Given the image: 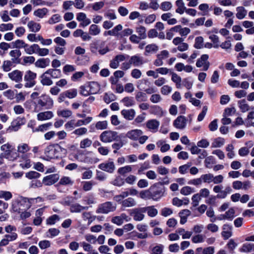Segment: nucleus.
Segmentation results:
<instances>
[{
  "label": "nucleus",
  "instance_id": "58",
  "mask_svg": "<svg viewBox=\"0 0 254 254\" xmlns=\"http://www.w3.org/2000/svg\"><path fill=\"white\" fill-rule=\"evenodd\" d=\"M41 174L36 171H29L25 174V177L29 179H37L40 177Z\"/></svg>",
  "mask_w": 254,
  "mask_h": 254
},
{
  "label": "nucleus",
  "instance_id": "49",
  "mask_svg": "<svg viewBox=\"0 0 254 254\" xmlns=\"http://www.w3.org/2000/svg\"><path fill=\"white\" fill-rule=\"evenodd\" d=\"M122 102L124 103V105L127 107H130L133 106L135 102L132 97H125L122 100Z\"/></svg>",
  "mask_w": 254,
  "mask_h": 254
},
{
  "label": "nucleus",
  "instance_id": "14",
  "mask_svg": "<svg viewBox=\"0 0 254 254\" xmlns=\"http://www.w3.org/2000/svg\"><path fill=\"white\" fill-rule=\"evenodd\" d=\"M8 77L12 81L19 83L22 81L23 72L18 69L8 73Z\"/></svg>",
  "mask_w": 254,
  "mask_h": 254
},
{
  "label": "nucleus",
  "instance_id": "18",
  "mask_svg": "<svg viewBox=\"0 0 254 254\" xmlns=\"http://www.w3.org/2000/svg\"><path fill=\"white\" fill-rule=\"evenodd\" d=\"M129 61L131 64H133L134 66H139L144 63L143 57H140L138 55L131 56Z\"/></svg>",
  "mask_w": 254,
  "mask_h": 254
},
{
  "label": "nucleus",
  "instance_id": "57",
  "mask_svg": "<svg viewBox=\"0 0 254 254\" xmlns=\"http://www.w3.org/2000/svg\"><path fill=\"white\" fill-rule=\"evenodd\" d=\"M235 211L234 208L231 207L229 209L228 211H227L225 215L226 218V219L229 220H232L234 217H235Z\"/></svg>",
  "mask_w": 254,
  "mask_h": 254
},
{
  "label": "nucleus",
  "instance_id": "51",
  "mask_svg": "<svg viewBox=\"0 0 254 254\" xmlns=\"http://www.w3.org/2000/svg\"><path fill=\"white\" fill-rule=\"evenodd\" d=\"M201 180H202L204 183H210L213 182L214 176L212 174L208 173L202 175L201 176Z\"/></svg>",
  "mask_w": 254,
  "mask_h": 254
},
{
  "label": "nucleus",
  "instance_id": "43",
  "mask_svg": "<svg viewBox=\"0 0 254 254\" xmlns=\"http://www.w3.org/2000/svg\"><path fill=\"white\" fill-rule=\"evenodd\" d=\"M135 99L138 102H145L147 100V96L145 93L139 91L135 94Z\"/></svg>",
  "mask_w": 254,
  "mask_h": 254
},
{
  "label": "nucleus",
  "instance_id": "15",
  "mask_svg": "<svg viewBox=\"0 0 254 254\" xmlns=\"http://www.w3.org/2000/svg\"><path fill=\"white\" fill-rule=\"evenodd\" d=\"M187 119L185 116H179L177 119L174 121V126L179 129H184L187 124Z\"/></svg>",
  "mask_w": 254,
  "mask_h": 254
},
{
  "label": "nucleus",
  "instance_id": "60",
  "mask_svg": "<svg viewBox=\"0 0 254 254\" xmlns=\"http://www.w3.org/2000/svg\"><path fill=\"white\" fill-rule=\"evenodd\" d=\"M12 61L9 60L4 61L2 66L3 70L5 72H8L11 70V67L12 65Z\"/></svg>",
  "mask_w": 254,
  "mask_h": 254
},
{
  "label": "nucleus",
  "instance_id": "30",
  "mask_svg": "<svg viewBox=\"0 0 254 254\" xmlns=\"http://www.w3.org/2000/svg\"><path fill=\"white\" fill-rule=\"evenodd\" d=\"M254 251V244L250 243H245L239 249V251L241 253H249Z\"/></svg>",
  "mask_w": 254,
  "mask_h": 254
},
{
  "label": "nucleus",
  "instance_id": "54",
  "mask_svg": "<svg viewBox=\"0 0 254 254\" xmlns=\"http://www.w3.org/2000/svg\"><path fill=\"white\" fill-rule=\"evenodd\" d=\"M12 197L11 192L5 190H0V198H3L5 200H8Z\"/></svg>",
  "mask_w": 254,
  "mask_h": 254
},
{
  "label": "nucleus",
  "instance_id": "42",
  "mask_svg": "<svg viewBox=\"0 0 254 254\" xmlns=\"http://www.w3.org/2000/svg\"><path fill=\"white\" fill-rule=\"evenodd\" d=\"M225 140L222 137H217L215 138L212 143L211 147L213 148L220 147L224 144Z\"/></svg>",
  "mask_w": 254,
  "mask_h": 254
},
{
  "label": "nucleus",
  "instance_id": "17",
  "mask_svg": "<svg viewBox=\"0 0 254 254\" xmlns=\"http://www.w3.org/2000/svg\"><path fill=\"white\" fill-rule=\"evenodd\" d=\"M147 82V80L146 79H142L140 80L138 82V84L137 85V88L140 90H144L146 94H151L154 93L156 92V90L153 87H150L146 89H145L144 88L142 87V84H146Z\"/></svg>",
  "mask_w": 254,
  "mask_h": 254
},
{
  "label": "nucleus",
  "instance_id": "48",
  "mask_svg": "<svg viewBox=\"0 0 254 254\" xmlns=\"http://www.w3.org/2000/svg\"><path fill=\"white\" fill-rule=\"evenodd\" d=\"M146 31L145 27L143 26H140L136 28V32L138 33L140 38L142 39H145L147 37Z\"/></svg>",
  "mask_w": 254,
  "mask_h": 254
},
{
  "label": "nucleus",
  "instance_id": "24",
  "mask_svg": "<svg viewBox=\"0 0 254 254\" xmlns=\"http://www.w3.org/2000/svg\"><path fill=\"white\" fill-rule=\"evenodd\" d=\"M50 60L49 58H41L35 63V65L37 67L45 68L49 65Z\"/></svg>",
  "mask_w": 254,
  "mask_h": 254
},
{
  "label": "nucleus",
  "instance_id": "1",
  "mask_svg": "<svg viewBox=\"0 0 254 254\" xmlns=\"http://www.w3.org/2000/svg\"><path fill=\"white\" fill-rule=\"evenodd\" d=\"M32 103L34 105V111L38 112L42 110H49L54 107V101L48 95L43 94L38 97L35 101H27L25 106H27Z\"/></svg>",
  "mask_w": 254,
  "mask_h": 254
},
{
  "label": "nucleus",
  "instance_id": "40",
  "mask_svg": "<svg viewBox=\"0 0 254 254\" xmlns=\"http://www.w3.org/2000/svg\"><path fill=\"white\" fill-rule=\"evenodd\" d=\"M52 123L51 122L41 125L39 126L38 127L35 128V131L37 132H45L48 130L49 128L52 126Z\"/></svg>",
  "mask_w": 254,
  "mask_h": 254
},
{
  "label": "nucleus",
  "instance_id": "29",
  "mask_svg": "<svg viewBox=\"0 0 254 254\" xmlns=\"http://www.w3.org/2000/svg\"><path fill=\"white\" fill-rule=\"evenodd\" d=\"M38 45L34 44L31 46L28 44H26L24 51L25 53L29 55H32L33 54H36L37 52V48Z\"/></svg>",
  "mask_w": 254,
  "mask_h": 254
},
{
  "label": "nucleus",
  "instance_id": "22",
  "mask_svg": "<svg viewBox=\"0 0 254 254\" xmlns=\"http://www.w3.org/2000/svg\"><path fill=\"white\" fill-rule=\"evenodd\" d=\"M9 55L12 58L11 61L13 63L20 64V59L19 58L21 55V52L19 50L16 49L11 50L9 52Z\"/></svg>",
  "mask_w": 254,
  "mask_h": 254
},
{
  "label": "nucleus",
  "instance_id": "46",
  "mask_svg": "<svg viewBox=\"0 0 254 254\" xmlns=\"http://www.w3.org/2000/svg\"><path fill=\"white\" fill-rule=\"evenodd\" d=\"M82 189L85 191H89L92 190L93 186L96 185V183L93 181H86L82 182Z\"/></svg>",
  "mask_w": 254,
  "mask_h": 254
},
{
  "label": "nucleus",
  "instance_id": "5",
  "mask_svg": "<svg viewBox=\"0 0 254 254\" xmlns=\"http://www.w3.org/2000/svg\"><path fill=\"white\" fill-rule=\"evenodd\" d=\"M105 42L103 41H96L90 44V49L93 54H97L98 53L101 55H104L110 51L108 46L105 47Z\"/></svg>",
  "mask_w": 254,
  "mask_h": 254
},
{
  "label": "nucleus",
  "instance_id": "21",
  "mask_svg": "<svg viewBox=\"0 0 254 254\" xmlns=\"http://www.w3.org/2000/svg\"><path fill=\"white\" fill-rule=\"evenodd\" d=\"M87 88H89L91 94H95L99 92L100 85L97 82L91 81L87 85Z\"/></svg>",
  "mask_w": 254,
  "mask_h": 254
},
{
  "label": "nucleus",
  "instance_id": "8",
  "mask_svg": "<svg viewBox=\"0 0 254 254\" xmlns=\"http://www.w3.org/2000/svg\"><path fill=\"white\" fill-rule=\"evenodd\" d=\"M26 122V120L25 117H17L11 122V125L7 129V131L11 132L18 130L21 126L24 125Z\"/></svg>",
  "mask_w": 254,
  "mask_h": 254
},
{
  "label": "nucleus",
  "instance_id": "44",
  "mask_svg": "<svg viewBox=\"0 0 254 254\" xmlns=\"http://www.w3.org/2000/svg\"><path fill=\"white\" fill-rule=\"evenodd\" d=\"M19 154L18 151L15 148L14 146L12 149L10 150V153L9 156H7V159L10 161H14L19 157Z\"/></svg>",
  "mask_w": 254,
  "mask_h": 254
},
{
  "label": "nucleus",
  "instance_id": "47",
  "mask_svg": "<svg viewBox=\"0 0 254 254\" xmlns=\"http://www.w3.org/2000/svg\"><path fill=\"white\" fill-rule=\"evenodd\" d=\"M60 217L57 214H54L48 217L46 220V224L49 225H52L60 220Z\"/></svg>",
  "mask_w": 254,
  "mask_h": 254
},
{
  "label": "nucleus",
  "instance_id": "16",
  "mask_svg": "<svg viewBox=\"0 0 254 254\" xmlns=\"http://www.w3.org/2000/svg\"><path fill=\"white\" fill-rule=\"evenodd\" d=\"M143 132L140 129H135L128 131L126 135L127 137L133 140H137L138 137L141 136Z\"/></svg>",
  "mask_w": 254,
  "mask_h": 254
},
{
  "label": "nucleus",
  "instance_id": "11",
  "mask_svg": "<svg viewBox=\"0 0 254 254\" xmlns=\"http://www.w3.org/2000/svg\"><path fill=\"white\" fill-rule=\"evenodd\" d=\"M129 56L127 55H117L110 62V67L113 69L117 68L119 66V63L128 59Z\"/></svg>",
  "mask_w": 254,
  "mask_h": 254
},
{
  "label": "nucleus",
  "instance_id": "56",
  "mask_svg": "<svg viewBox=\"0 0 254 254\" xmlns=\"http://www.w3.org/2000/svg\"><path fill=\"white\" fill-rule=\"evenodd\" d=\"M139 196L143 199H151V195L149 188L147 190H141L139 193Z\"/></svg>",
  "mask_w": 254,
  "mask_h": 254
},
{
  "label": "nucleus",
  "instance_id": "7",
  "mask_svg": "<svg viewBox=\"0 0 254 254\" xmlns=\"http://www.w3.org/2000/svg\"><path fill=\"white\" fill-rule=\"evenodd\" d=\"M116 209V204L111 201H106L99 205L96 210L97 213L108 214Z\"/></svg>",
  "mask_w": 254,
  "mask_h": 254
},
{
  "label": "nucleus",
  "instance_id": "4",
  "mask_svg": "<svg viewBox=\"0 0 254 254\" xmlns=\"http://www.w3.org/2000/svg\"><path fill=\"white\" fill-rule=\"evenodd\" d=\"M151 198L154 201L159 200L164 195L166 188L161 183H155L149 188Z\"/></svg>",
  "mask_w": 254,
  "mask_h": 254
},
{
  "label": "nucleus",
  "instance_id": "61",
  "mask_svg": "<svg viewBox=\"0 0 254 254\" xmlns=\"http://www.w3.org/2000/svg\"><path fill=\"white\" fill-rule=\"evenodd\" d=\"M92 143L91 140L89 138H85L81 140L80 143V147L81 148H85L91 146Z\"/></svg>",
  "mask_w": 254,
  "mask_h": 254
},
{
  "label": "nucleus",
  "instance_id": "50",
  "mask_svg": "<svg viewBox=\"0 0 254 254\" xmlns=\"http://www.w3.org/2000/svg\"><path fill=\"white\" fill-rule=\"evenodd\" d=\"M131 170V167L130 166L127 165L125 167L119 168L118 170V173L121 175L125 176L126 174L130 172Z\"/></svg>",
  "mask_w": 254,
  "mask_h": 254
},
{
  "label": "nucleus",
  "instance_id": "9",
  "mask_svg": "<svg viewBox=\"0 0 254 254\" xmlns=\"http://www.w3.org/2000/svg\"><path fill=\"white\" fill-rule=\"evenodd\" d=\"M37 74L30 70L26 71L24 78L26 81L25 84V87L30 88L33 87L36 84L35 79L36 78Z\"/></svg>",
  "mask_w": 254,
  "mask_h": 254
},
{
  "label": "nucleus",
  "instance_id": "28",
  "mask_svg": "<svg viewBox=\"0 0 254 254\" xmlns=\"http://www.w3.org/2000/svg\"><path fill=\"white\" fill-rule=\"evenodd\" d=\"M26 44L23 40L17 39L11 43V48H16L18 49V50L21 48L25 49Z\"/></svg>",
  "mask_w": 254,
  "mask_h": 254
},
{
  "label": "nucleus",
  "instance_id": "64",
  "mask_svg": "<svg viewBox=\"0 0 254 254\" xmlns=\"http://www.w3.org/2000/svg\"><path fill=\"white\" fill-rule=\"evenodd\" d=\"M164 246L159 244L154 247L152 249V253L151 254H161L163 252Z\"/></svg>",
  "mask_w": 254,
  "mask_h": 254
},
{
  "label": "nucleus",
  "instance_id": "6",
  "mask_svg": "<svg viewBox=\"0 0 254 254\" xmlns=\"http://www.w3.org/2000/svg\"><path fill=\"white\" fill-rule=\"evenodd\" d=\"M99 137L100 140L104 143L119 141L121 139V137L118 135L117 131L110 130L103 131L100 134Z\"/></svg>",
  "mask_w": 254,
  "mask_h": 254
},
{
  "label": "nucleus",
  "instance_id": "20",
  "mask_svg": "<svg viewBox=\"0 0 254 254\" xmlns=\"http://www.w3.org/2000/svg\"><path fill=\"white\" fill-rule=\"evenodd\" d=\"M54 117V114L52 111H47L40 112L37 115L38 121H45L52 119Z\"/></svg>",
  "mask_w": 254,
  "mask_h": 254
},
{
  "label": "nucleus",
  "instance_id": "41",
  "mask_svg": "<svg viewBox=\"0 0 254 254\" xmlns=\"http://www.w3.org/2000/svg\"><path fill=\"white\" fill-rule=\"evenodd\" d=\"M150 113L155 115L162 116L163 115V111L162 108L157 105H153L151 106Z\"/></svg>",
  "mask_w": 254,
  "mask_h": 254
},
{
  "label": "nucleus",
  "instance_id": "2",
  "mask_svg": "<svg viewBox=\"0 0 254 254\" xmlns=\"http://www.w3.org/2000/svg\"><path fill=\"white\" fill-rule=\"evenodd\" d=\"M35 198H28L20 196L18 199L14 200L12 203V209L15 212L21 213V211L27 210L32 206V203Z\"/></svg>",
  "mask_w": 254,
  "mask_h": 254
},
{
  "label": "nucleus",
  "instance_id": "10",
  "mask_svg": "<svg viewBox=\"0 0 254 254\" xmlns=\"http://www.w3.org/2000/svg\"><path fill=\"white\" fill-rule=\"evenodd\" d=\"M144 213H145V210L143 207H137L129 210V215L135 221H142L145 216Z\"/></svg>",
  "mask_w": 254,
  "mask_h": 254
},
{
  "label": "nucleus",
  "instance_id": "52",
  "mask_svg": "<svg viewBox=\"0 0 254 254\" xmlns=\"http://www.w3.org/2000/svg\"><path fill=\"white\" fill-rule=\"evenodd\" d=\"M238 11L236 14V17L239 19H242L244 18L246 15V11L245 8L242 6H239L237 8Z\"/></svg>",
  "mask_w": 254,
  "mask_h": 254
},
{
  "label": "nucleus",
  "instance_id": "55",
  "mask_svg": "<svg viewBox=\"0 0 254 254\" xmlns=\"http://www.w3.org/2000/svg\"><path fill=\"white\" fill-rule=\"evenodd\" d=\"M66 95L67 98L72 99L77 96V91L76 89L73 88L64 91Z\"/></svg>",
  "mask_w": 254,
  "mask_h": 254
},
{
  "label": "nucleus",
  "instance_id": "13",
  "mask_svg": "<svg viewBox=\"0 0 254 254\" xmlns=\"http://www.w3.org/2000/svg\"><path fill=\"white\" fill-rule=\"evenodd\" d=\"M98 167L109 173H113L115 169V164L113 161L102 163L98 165Z\"/></svg>",
  "mask_w": 254,
  "mask_h": 254
},
{
  "label": "nucleus",
  "instance_id": "26",
  "mask_svg": "<svg viewBox=\"0 0 254 254\" xmlns=\"http://www.w3.org/2000/svg\"><path fill=\"white\" fill-rule=\"evenodd\" d=\"M45 74L50 75L53 78H58L61 76V71L59 69L50 68L46 71Z\"/></svg>",
  "mask_w": 254,
  "mask_h": 254
},
{
  "label": "nucleus",
  "instance_id": "59",
  "mask_svg": "<svg viewBox=\"0 0 254 254\" xmlns=\"http://www.w3.org/2000/svg\"><path fill=\"white\" fill-rule=\"evenodd\" d=\"M205 166L207 168H211L212 164L215 163L214 157L212 156L207 157L204 161Z\"/></svg>",
  "mask_w": 254,
  "mask_h": 254
},
{
  "label": "nucleus",
  "instance_id": "62",
  "mask_svg": "<svg viewBox=\"0 0 254 254\" xmlns=\"http://www.w3.org/2000/svg\"><path fill=\"white\" fill-rule=\"evenodd\" d=\"M193 84V81L190 77H187L183 79V85L188 89H190Z\"/></svg>",
  "mask_w": 254,
  "mask_h": 254
},
{
  "label": "nucleus",
  "instance_id": "23",
  "mask_svg": "<svg viewBox=\"0 0 254 254\" xmlns=\"http://www.w3.org/2000/svg\"><path fill=\"white\" fill-rule=\"evenodd\" d=\"M123 29V26L121 24H118L116 26H115L113 29L111 30H109L108 31H106L104 33V35H106L107 34L110 36H116L118 38H120V35L119 31H121Z\"/></svg>",
  "mask_w": 254,
  "mask_h": 254
},
{
  "label": "nucleus",
  "instance_id": "32",
  "mask_svg": "<svg viewBox=\"0 0 254 254\" xmlns=\"http://www.w3.org/2000/svg\"><path fill=\"white\" fill-rule=\"evenodd\" d=\"M159 126V122L155 119L150 120L146 122V127L149 129H157Z\"/></svg>",
  "mask_w": 254,
  "mask_h": 254
},
{
  "label": "nucleus",
  "instance_id": "39",
  "mask_svg": "<svg viewBox=\"0 0 254 254\" xmlns=\"http://www.w3.org/2000/svg\"><path fill=\"white\" fill-rule=\"evenodd\" d=\"M48 10L47 8H38L34 12V15L37 17L42 18L48 13Z\"/></svg>",
  "mask_w": 254,
  "mask_h": 254
},
{
  "label": "nucleus",
  "instance_id": "27",
  "mask_svg": "<svg viewBox=\"0 0 254 254\" xmlns=\"http://www.w3.org/2000/svg\"><path fill=\"white\" fill-rule=\"evenodd\" d=\"M136 202L135 199L132 197H128L121 202V205L124 207H130L136 205Z\"/></svg>",
  "mask_w": 254,
  "mask_h": 254
},
{
  "label": "nucleus",
  "instance_id": "19",
  "mask_svg": "<svg viewBox=\"0 0 254 254\" xmlns=\"http://www.w3.org/2000/svg\"><path fill=\"white\" fill-rule=\"evenodd\" d=\"M121 115L127 120H132L135 116V112L134 109H124L121 112Z\"/></svg>",
  "mask_w": 254,
  "mask_h": 254
},
{
  "label": "nucleus",
  "instance_id": "38",
  "mask_svg": "<svg viewBox=\"0 0 254 254\" xmlns=\"http://www.w3.org/2000/svg\"><path fill=\"white\" fill-rule=\"evenodd\" d=\"M72 114L71 111L68 109H64L62 110H58L57 115L59 117L68 118Z\"/></svg>",
  "mask_w": 254,
  "mask_h": 254
},
{
  "label": "nucleus",
  "instance_id": "12",
  "mask_svg": "<svg viewBox=\"0 0 254 254\" xmlns=\"http://www.w3.org/2000/svg\"><path fill=\"white\" fill-rule=\"evenodd\" d=\"M59 179L58 174H51L47 176L43 179L42 183L45 186H51L56 183Z\"/></svg>",
  "mask_w": 254,
  "mask_h": 254
},
{
  "label": "nucleus",
  "instance_id": "25",
  "mask_svg": "<svg viewBox=\"0 0 254 254\" xmlns=\"http://www.w3.org/2000/svg\"><path fill=\"white\" fill-rule=\"evenodd\" d=\"M88 206H83L78 203H74L71 205L70 211L71 213H79L83 210H87Z\"/></svg>",
  "mask_w": 254,
  "mask_h": 254
},
{
  "label": "nucleus",
  "instance_id": "35",
  "mask_svg": "<svg viewBox=\"0 0 254 254\" xmlns=\"http://www.w3.org/2000/svg\"><path fill=\"white\" fill-rule=\"evenodd\" d=\"M238 104L239 105V107L241 110V111L243 113H245L249 111L250 109L249 105L246 103L245 99H242L241 100L239 101Z\"/></svg>",
  "mask_w": 254,
  "mask_h": 254
},
{
  "label": "nucleus",
  "instance_id": "45",
  "mask_svg": "<svg viewBox=\"0 0 254 254\" xmlns=\"http://www.w3.org/2000/svg\"><path fill=\"white\" fill-rule=\"evenodd\" d=\"M100 33V29L98 26L96 24H92L89 29V34L95 36L98 35Z\"/></svg>",
  "mask_w": 254,
  "mask_h": 254
},
{
  "label": "nucleus",
  "instance_id": "37",
  "mask_svg": "<svg viewBox=\"0 0 254 254\" xmlns=\"http://www.w3.org/2000/svg\"><path fill=\"white\" fill-rule=\"evenodd\" d=\"M73 183V181L71 180L70 177L64 176L60 179L59 184L63 186H72Z\"/></svg>",
  "mask_w": 254,
  "mask_h": 254
},
{
  "label": "nucleus",
  "instance_id": "63",
  "mask_svg": "<svg viewBox=\"0 0 254 254\" xmlns=\"http://www.w3.org/2000/svg\"><path fill=\"white\" fill-rule=\"evenodd\" d=\"M203 43V38L201 36L197 37L195 39V43L194 47L196 49H201L202 47Z\"/></svg>",
  "mask_w": 254,
  "mask_h": 254
},
{
  "label": "nucleus",
  "instance_id": "3",
  "mask_svg": "<svg viewBox=\"0 0 254 254\" xmlns=\"http://www.w3.org/2000/svg\"><path fill=\"white\" fill-rule=\"evenodd\" d=\"M66 152V149L58 144H52L48 145L45 149L44 153L48 160L62 158V152Z\"/></svg>",
  "mask_w": 254,
  "mask_h": 254
},
{
  "label": "nucleus",
  "instance_id": "36",
  "mask_svg": "<svg viewBox=\"0 0 254 254\" xmlns=\"http://www.w3.org/2000/svg\"><path fill=\"white\" fill-rule=\"evenodd\" d=\"M45 74V72L43 73L40 77L41 78V83L44 86H50L53 84V82L49 77H47Z\"/></svg>",
  "mask_w": 254,
  "mask_h": 254
},
{
  "label": "nucleus",
  "instance_id": "33",
  "mask_svg": "<svg viewBox=\"0 0 254 254\" xmlns=\"http://www.w3.org/2000/svg\"><path fill=\"white\" fill-rule=\"evenodd\" d=\"M176 4L178 7L176 10V12L180 14H182L186 10V8L183 0H177L176 1Z\"/></svg>",
  "mask_w": 254,
  "mask_h": 254
},
{
  "label": "nucleus",
  "instance_id": "34",
  "mask_svg": "<svg viewBox=\"0 0 254 254\" xmlns=\"http://www.w3.org/2000/svg\"><path fill=\"white\" fill-rule=\"evenodd\" d=\"M143 208L145 210V212H147L148 215L151 217H155L158 214V211L154 206L143 207Z\"/></svg>",
  "mask_w": 254,
  "mask_h": 254
},
{
  "label": "nucleus",
  "instance_id": "31",
  "mask_svg": "<svg viewBox=\"0 0 254 254\" xmlns=\"http://www.w3.org/2000/svg\"><path fill=\"white\" fill-rule=\"evenodd\" d=\"M30 31L31 32H37L41 29V25L34 21H30L27 25Z\"/></svg>",
  "mask_w": 254,
  "mask_h": 254
},
{
  "label": "nucleus",
  "instance_id": "53",
  "mask_svg": "<svg viewBox=\"0 0 254 254\" xmlns=\"http://www.w3.org/2000/svg\"><path fill=\"white\" fill-rule=\"evenodd\" d=\"M112 184L117 187H122L125 184V180L120 176L117 177L112 182Z\"/></svg>",
  "mask_w": 254,
  "mask_h": 254
}]
</instances>
